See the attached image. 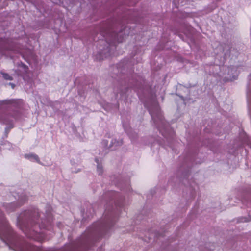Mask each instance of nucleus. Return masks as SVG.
I'll return each instance as SVG.
<instances>
[{
  "instance_id": "f257e3e1",
  "label": "nucleus",
  "mask_w": 251,
  "mask_h": 251,
  "mask_svg": "<svg viewBox=\"0 0 251 251\" xmlns=\"http://www.w3.org/2000/svg\"><path fill=\"white\" fill-rule=\"evenodd\" d=\"M0 238L16 251H35L34 247L17 238L3 216L0 218Z\"/></svg>"
},
{
  "instance_id": "f03ea898",
  "label": "nucleus",
  "mask_w": 251,
  "mask_h": 251,
  "mask_svg": "<svg viewBox=\"0 0 251 251\" xmlns=\"http://www.w3.org/2000/svg\"><path fill=\"white\" fill-rule=\"evenodd\" d=\"M17 226L29 238L40 241L47 239L46 237L47 229L42 231V228H47L44 224L39 225L31 222L29 226L23 221L22 216L21 215L18 217Z\"/></svg>"
},
{
  "instance_id": "7ed1b4c3",
  "label": "nucleus",
  "mask_w": 251,
  "mask_h": 251,
  "mask_svg": "<svg viewBox=\"0 0 251 251\" xmlns=\"http://www.w3.org/2000/svg\"><path fill=\"white\" fill-rule=\"evenodd\" d=\"M25 157L30 160L31 161L36 162L39 164L43 165V164L41 163V162L40 161V159L38 155L34 153H30L28 154H25Z\"/></svg>"
},
{
  "instance_id": "20e7f679",
  "label": "nucleus",
  "mask_w": 251,
  "mask_h": 251,
  "mask_svg": "<svg viewBox=\"0 0 251 251\" xmlns=\"http://www.w3.org/2000/svg\"><path fill=\"white\" fill-rule=\"evenodd\" d=\"M15 207V204L14 203H10L6 205V209L7 211L10 212L14 209V208Z\"/></svg>"
},
{
  "instance_id": "39448f33",
  "label": "nucleus",
  "mask_w": 251,
  "mask_h": 251,
  "mask_svg": "<svg viewBox=\"0 0 251 251\" xmlns=\"http://www.w3.org/2000/svg\"><path fill=\"white\" fill-rule=\"evenodd\" d=\"M111 144H112L111 145V146L109 148H112L113 146L115 144V146H117V145H120L122 144L121 142H116V140H112L111 142Z\"/></svg>"
},
{
  "instance_id": "423d86ee",
  "label": "nucleus",
  "mask_w": 251,
  "mask_h": 251,
  "mask_svg": "<svg viewBox=\"0 0 251 251\" xmlns=\"http://www.w3.org/2000/svg\"><path fill=\"white\" fill-rule=\"evenodd\" d=\"M3 78L6 80H12V77L7 74L2 73Z\"/></svg>"
},
{
  "instance_id": "0eeeda50",
  "label": "nucleus",
  "mask_w": 251,
  "mask_h": 251,
  "mask_svg": "<svg viewBox=\"0 0 251 251\" xmlns=\"http://www.w3.org/2000/svg\"><path fill=\"white\" fill-rule=\"evenodd\" d=\"M97 170L99 174H101L102 172V167L100 165H98Z\"/></svg>"
},
{
  "instance_id": "6e6552de",
  "label": "nucleus",
  "mask_w": 251,
  "mask_h": 251,
  "mask_svg": "<svg viewBox=\"0 0 251 251\" xmlns=\"http://www.w3.org/2000/svg\"><path fill=\"white\" fill-rule=\"evenodd\" d=\"M236 78V76H233L232 77H231L230 76L229 78H227V80L232 81L234 79H235Z\"/></svg>"
},
{
  "instance_id": "1a4fd4ad",
  "label": "nucleus",
  "mask_w": 251,
  "mask_h": 251,
  "mask_svg": "<svg viewBox=\"0 0 251 251\" xmlns=\"http://www.w3.org/2000/svg\"><path fill=\"white\" fill-rule=\"evenodd\" d=\"M0 121H1V119H0ZM1 121L3 123H4L5 124H11V122H8L5 119L1 120Z\"/></svg>"
},
{
  "instance_id": "9d476101",
  "label": "nucleus",
  "mask_w": 251,
  "mask_h": 251,
  "mask_svg": "<svg viewBox=\"0 0 251 251\" xmlns=\"http://www.w3.org/2000/svg\"><path fill=\"white\" fill-rule=\"evenodd\" d=\"M11 101L12 100H5L4 101H3V102L4 103H6V104H8V103H10L11 102Z\"/></svg>"
},
{
  "instance_id": "9b49d317",
  "label": "nucleus",
  "mask_w": 251,
  "mask_h": 251,
  "mask_svg": "<svg viewBox=\"0 0 251 251\" xmlns=\"http://www.w3.org/2000/svg\"><path fill=\"white\" fill-rule=\"evenodd\" d=\"M150 114H151V117H153V112H152L151 110H150Z\"/></svg>"
},
{
  "instance_id": "f8f14e48",
  "label": "nucleus",
  "mask_w": 251,
  "mask_h": 251,
  "mask_svg": "<svg viewBox=\"0 0 251 251\" xmlns=\"http://www.w3.org/2000/svg\"><path fill=\"white\" fill-rule=\"evenodd\" d=\"M10 84L11 85L12 87L13 88L14 87V84H13L12 83H10Z\"/></svg>"
},
{
  "instance_id": "ddd939ff",
  "label": "nucleus",
  "mask_w": 251,
  "mask_h": 251,
  "mask_svg": "<svg viewBox=\"0 0 251 251\" xmlns=\"http://www.w3.org/2000/svg\"><path fill=\"white\" fill-rule=\"evenodd\" d=\"M250 220V219H249V220H246V219H245V220L243 221H245V222H248Z\"/></svg>"
},
{
  "instance_id": "4468645a",
  "label": "nucleus",
  "mask_w": 251,
  "mask_h": 251,
  "mask_svg": "<svg viewBox=\"0 0 251 251\" xmlns=\"http://www.w3.org/2000/svg\"><path fill=\"white\" fill-rule=\"evenodd\" d=\"M233 70H233V69H231L230 70V72H231V73H232V72L233 71Z\"/></svg>"
}]
</instances>
